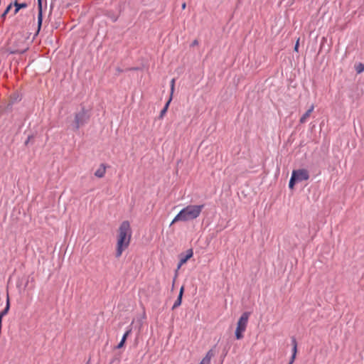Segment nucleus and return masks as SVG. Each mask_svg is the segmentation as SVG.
Listing matches in <instances>:
<instances>
[{"label":"nucleus","mask_w":364,"mask_h":364,"mask_svg":"<svg viewBox=\"0 0 364 364\" xmlns=\"http://www.w3.org/2000/svg\"><path fill=\"white\" fill-rule=\"evenodd\" d=\"M31 283H33V285H32V287H31V289H33V288H34V287H35V285H34V282H35L34 279H33V278H31Z\"/></svg>","instance_id":"b1692460"},{"label":"nucleus","mask_w":364,"mask_h":364,"mask_svg":"<svg viewBox=\"0 0 364 364\" xmlns=\"http://www.w3.org/2000/svg\"><path fill=\"white\" fill-rule=\"evenodd\" d=\"M299 44V38L296 41V45L294 46V50L296 52H298Z\"/></svg>","instance_id":"5701e85b"},{"label":"nucleus","mask_w":364,"mask_h":364,"mask_svg":"<svg viewBox=\"0 0 364 364\" xmlns=\"http://www.w3.org/2000/svg\"><path fill=\"white\" fill-rule=\"evenodd\" d=\"M183 291H184V287H181L180 289L178 296L173 305V307H172L173 309H176L177 307L181 306V302H182V296H183Z\"/></svg>","instance_id":"f8f14e48"},{"label":"nucleus","mask_w":364,"mask_h":364,"mask_svg":"<svg viewBox=\"0 0 364 364\" xmlns=\"http://www.w3.org/2000/svg\"><path fill=\"white\" fill-rule=\"evenodd\" d=\"M314 109V105H311L310 106V107L309 108V109L301 117V118L299 119V122L301 124L305 123L308 120V119L310 117Z\"/></svg>","instance_id":"1a4fd4ad"},{"label":"nucleus","mask_w":364,"mask_h":364,"mask_svg":"<svg viewBox=\"0 0 364 364\" xmlns=\"http://www.w3.org/2000/svg\"><path fill=\"white\" fill-rule=\"evenodd\" d=\"M28 49L25 39L22 36L15 35L10 39L9 50L11 53H23Z\"/></svg>","instance_id":"7ed1b4c3"},{"label":"nucleus","mask_w":364,"mask_h":364,"mask_svg":"<svg viewBox=\"0 0 364 364\" xmlns=\"http://www.w3.org/2000/svg\"><path fill=\"white\" fill-rule=\"evenodd\" d=\"M129 332H130V331H127V332L124 334V336H123V337H122V338L121 341L119 342V344H118V346H117V348H121L124 346V342H125V341H126V339H127V338L128 335L129 334Z\"/></svg>","instance_id":"f3484780"},{"label":"nucleus","mask_w":364,"mask_h":364,"mask_svg":"<svg viewBox=\"0 0 364 364\" xmlns=\"http://www.w3.org/2000/svg\"><path fill=\"white\" fill-rule=\"evenodd\" d=\"M249 317L250 313L248 312L243 313L240 317L235 330V337L237 340H240L243 338V333L246 331Z\"/></svg>","instance_id":"20e7f679"},{"label":"nucleus","mask_w":364,"mask_h":364,"mask_svg":"<svg viewBox=\"0 0 364 364\" xmlns=\"http://www.w3.org/2000/svg\"><path fill=\"white\" fill-rule=\"evenodd\" d=\"M44 3V6L46 9L47 7V2L46 0H38V31H39L41 25H42V21H43V5Z\"/></svg>","instance_id":"0eeeda50"},{"label":"nucleus","mask_w":364,"mask_h":364,"mask_svg":"<svg viewBox=\"0 0 364 364\" xmlns=\"http://www.w3.org/2000/svg\"><path fill=\"white\" fill-rule=\"evenodd\" d=\"M171 101V97L169 98V100H168V102L165 105L164 107L161 111L160 114H159V118L160 119H162L164 117V115L166 114Z\"/></svg>","instance_id":"2eb2a0df"},{"label":"nucleus","mask_w":364,"mask_h":364,"mask_svg":"<svg viewBox=\"0 0 364 364\" xmlns=\"http://www.w3.org/2000/svg\"><path fill=\"white\" fill-rule=\"evenodd\" d=\"M193 250L192 249H189L187 250L186 252V255L185 256H182L181 255L180 256V261H179V264H178V269H180L181 267L185 263H186V262L193 257Z\"/></svg>","instance_id":"6e6552de"},{"label":"nucleus","mask_w":364,"mask_h":364,"mask_svg":"<svg viewBox=\"0 0 364 364\" xmlns=\"http://www.w3.org/2000/svg\"><path fill=\"white\" fill-rule=\"evenodd\" d=\"M291 174L292 176H294L295 179L298 182L306 181L309 178V173L306 169L304 168L294 170Z\"/></svg>","instance_id":"423d86ee"},{"label":"nucleus","mask_w":364,"mask_h":364,"mask_svg":"<svg viewBox=\"0 0 364 364\" xmlns=\"http://www.w3.org/2000/svg\"><path fill=\"white\" fill-rule=\"evenodd\" d=\"M106 173V166L102 164L100 167L95 171V176L97 178H102Z\"/></svg>","instance_id":"9b49d317"},{"label":"nucleus","mask_w":364,"mask_h":364,"mask_svg":"<svg viewBox=\"0 0 364 364\" xmlns=\"http://www.w3.org/2000/svg\"><path fill=\"white\" fill-rule=\"evenodd\" d=\"M22 18H26V21L24 23H22L21 24V27H24V26H26L27 24H29L31 21L34 22V20H35V18L33 16H24V17H21Z\"/></svg>","instance_id":"dca6fc26"},{"label":"nucleus","mask_w":364,"mask_h":364,"mask_svg":"<svg viewBox=\"0 0 364 364\" xmlns=\"http://www.w3.org/2000/svg\"><path fill=\"white\" fill-rule=\"evenodd\" d=\"M198 44V41H194L193 43V45H197Z\"/></svg>","instance_id":"a878e982"},{"label":"nucleus","mask_w":364,"mask_h":364,"mask_svg":"<svg viewBox=\"0 0 364 364\" xmlns=\"http://www.w3.org/2000/svg\"><path fill=\"white\" fill-rule=\"evenodd\" d=\"M204 205H189L183 208L173 218L171 224L178 221L187 222L196 219L201 213Z\"/></svg>","instance_id":"f03ea898"},{"label":"nucleus","mask_w":364,"mask_h":364,"mask_svg":"<svg viewBox=\"0 0 364 364\" xmlns=\"http://www.w3.org/2000/svg\"><path fill=\"white\" fill-rule=\"evenodd\" d=\"M298 182L295 178H294V176H292L291 175V177L290 178V181H289V186L291 189H293L294 188V184Z\"/></svg>","instance_id":"6ab92c4d"},{"label":"nucleus","mask_w":364,"mask_h":364,"mask_svg":"<svg viewBox=\"0 0 364 364\" xmlns=\"http://www.w3.org/2000/svg\"><path fill=\"white\" fill-rule=\"evenodd\" d=\"M9 308H10V303H9V298L8 296L6 307L3 311H1L0 312V327H1L2 318L4 316H6L8 314Z\"/></svg>","instance_id":"ddd939ff"},{"label":"nucleus","mask_w":364,"mask_h":364,"mask_svg":"<svg viewBox=\"0 0 364 364\" xmlns=\"http://www.w3.org/2000/svg\"><path fill=\"white\" fill-rule=\"evenodd\" d=\"M215 351L214 349H210L206 354L205 357L202 360L200 364H208L211 358L215 356Z\"/></svg>","instance_id":"9d476101"},{"label":"nucleus","mask_w":364,"mask_h":364,"mask_svg":"<svg viewBox=\"0 0 364 364\" xmlns=\"http://www.w3.org/2000/svg\"><path fill=\"white\" fill-rule=\"evenodd\" d=\"M132 231L129 221H123L117 233V245L115 256L119 258L122 256L123 252L128 248L131 242Z\"/></svg>","instance_id":"f257e3e1"},{"label":"nucleus","mask_w":364,"mask_h":364,"mask_svg":"<svg viewBox=\"0 0 364 364\" xmlns=\"http://www.w3.org/2000/svg\"><path fill=\"white\" fill-rule=\"evenodd\" d=\"M181 7H182L183 9H185L186 7V4L185 2L183 3L182 5H181Z\"/></svg>","instance_id":"393cba45"},{"label":"nucleus","mask_w":364,"mask_h":364,"mask_svg":"<svg viewBox=\"0 0 364 364\" xmlns=\"http://www.w3.org/2000/svg\"><path fill=\"white\" fill-rule=\"evenodd\" d=\"M15 9L14 11V15H16L21 9H24L28 6L26 3H18L16 0L14 2Z\"/></svg>","instance_id":"4468645a"},{"label":"nucleus","mask_w":364,"mask_h":364,"mask_svg":"<svg viewBox=\"0 0 364 364\" xmlns=\"http://www.w3.org/2000/svg\"><path fill=\"white\" fill-rule=\"evenodd\" d=\"M88 115L85 109H82L75 116V129L77 130L81 126L84 125L88 120Z\"/></svg>","instance_id":"39448f33"},{"label":"nucleus","mask_w":364,"mask_h":364,"mask_svg":"<svg viewBox=\"0 0 364 364\" xmlns=\"http://www.w3.org/2000/svg\"><path fill=\"white\" fill-rule=\"evenodd\" d=\"M356 70H357L358 73H360L363 72L364 71V65H363L361 63L359 64V65L358 66Z\"/></svg>","instance_id":"4be33fe9"},{"label":"nucleus","mask_w":364,"mask_h":364,"mask_svg":"<svg viewBox=\"0 0 364 364\" xmlns=\"http://www.w3.org/2000/svg\"><path fill=\"white\" fill-rule=\"evenodd\" d=\"M12 6H13V4H10L6 9V10L4 11V12L2 14V17L4 18L6 16V15L9 12V11L12 8Z\"/></svg>","instance_id":"aec40b11"},{"label":"nucleus","mask_w":364,"mask_h":364,"mask_svg":"<svg viewBox=\"0 0 364 364\" xmlns=\"http://www.w3.org/2000/svg\"><path fill=\"white\" fill-rule=\"evenodd\" d=\"M174 86H175V79H172L171 81V97H172V95L174 92Z\"/></svg>","instance_id":"412c9836"},{"label":"nucleus","mask_w":364,"mask_h":364,"mask_svg":"<svg viewBox=\"0 0 364 364\" xmlns=\"http://www.w3.org/2000/svg\"><path fill=\"white\" fill-rule=\"evenodd\" d=\"M294 347H293V355L291 357V360L290 361L289 364H291L294 362V359L295 358L296 353V342L295 340L293 341Z\"/></svg>","instance_id":"a211bd4d"}]
</instances>
